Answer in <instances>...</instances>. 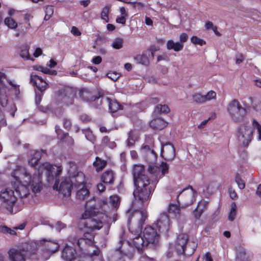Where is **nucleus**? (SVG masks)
Masks as SVG:
<instances>
[{
  "instance_id": "obj_53",
  "label": "nucleus",
  "mask_w": 261,
  "mask_h": 261,
  "mask_svg": "<svg viewBox=\"0 0 261 261\" xmlns=\"http://www.w3.org/2000/svg\"><path fill=\"white\" fill-rule=\"evenodd\" d=\"M216 97V93L214 91H210L207 92V93L204 95V97L205 99V102L207 101H210L212 99L215 98Z\"/></svg>"
},
{
  "instance_id": "obj_37",
  "label": "nucleus",
  "mask_w": 261,
  "mask_h": 261,
  "mask_svg": "<svg viewBox=\"0 0 261 261\" xmlns=\"http://www.w3.org/2000/svg\"><path fill=\"white\" fill-rule=\"evenodd\" d=\"M102 144L108 146L110 148H114L116 146V144L114 141H111L109 138L106 136L102 139Z\"/></svg>"
},
{
  "instance_id": "obj_50",
  "label": "nucleus",
  "mask_w": 261,
  "mask_h": 261,
  "mask_svg": "<svg viewBox=\"0 0 261 261\" xmlns=\"http://www.w3.org/2000/svg\"><path fill=\"white\" fill-rule=\"evenodd\" d=\"M252 125L254 128L257 129L258 134V140L261 141V125L255 120H253Z\"/></svg>"
},
{
  "instance_id": "obj_3",
  "label": "nucleus",
  "mask_w": 261,
  "mask_h": 261,
  "mask_svg": "<svg viewBox=\"0 0 261 261\" xmlns=\"http://www.w3.org/2000/svg\"><path fill=\"white\" fill-rule=\"evenodd\" d=\"M0 200L11 214L18 213L22 208L21 201L18 200L14 190L9 187L3 189L0 191Z\"/></svg>"
},
{
  "instance_id": "obj_57",
  "label": "nucleus",
  "mask_w": 261,
  "mask_h": 261,
  "mask_svg": "<svg viewBox=\"0 0 261 261\" xmlns=\"http://www.w3.org/2000/svg\"><path fill=\"white\" fill-rule=\"evenodd\" d=\"M107 76L109 78L112 79L113 81H116L119 77L118 73L116 72H110L107 74Z\"/></svg>"
},
{
  "instance_id": "obj_38",
  "label": "nucleus",
  "mask_w": 261,
  "mask_h": 261,
  "mask_svg": "<svg viewBox=\"0 0 261 261\" xmlns=\"http://www.w3.org/2000/svg\"><path fill=\"white\" fill-rule=\"evenodd\" d=\"M82 132L83 134H85V137L88 140L93 143L95 141V138L89 128L83 129Z\"/></svg>"
},
{
  "instance_id": "obj_5",
  "label": "nucleus",
  "mask_w": 261,
  "mask_h": 261,
  "mask_svg": "<svg viewBox=\"0 0 261 261\" xmlns=\"http://www.w3.org/2000/svg\"><path fill=\"white\" fill-rule=\"evenodd\" d=\"M30 244L23 243L17 248H11L8 252L10 261H26L28 256L34 253Z\"/></svg>"
},
{
  "instance_id": "obj_49",
  "label": "nucleus",
  "mask_w": 261,
  "mask_h": 261,
  "mask_svg": "<svg viewBox=\"0 0 261 261\" xmlns=\"http://www.w3.org/2000/svg\"><path fill=\"white\" fill-rule=\"evenodd\" d=\"M119 201V197L117 195L112 196L110 198V203L114 207H117L118 206Z\"/></svg>"
},
{
  "instance_id": "obj_64",
  "label": "nucleus",
  "mask_w": 261,
  "mask_h": 261,
  "mask_svg": "<svg viewBox=\"0 0 261 261\" xmlns=\"http://www.w3.org/2000/svg\"><path fill=\"white\" fill-rule=\"evenodd\" d=\"M244 57L242 54H238L236 56V63L237 64H239L243 62Z\"/></svg>"
},
{
  "instance_id": "obj_60",
  "label": "nucleus",
  "mask_w": 261,
  "mask_h": 261,
  "mask_svg": "<svg viewBox=\"0 0 261 261\" xmlns=\"http://www.w3.org/2000/svg\"><path fill=\"white\" fill-rule=\"evenodd\" d=\"M66 227V224L60 221H58L56 224L55 227L58 231H60L61 230Z\"/></svg>"
},
{
  "instance_id": "obj_59",
  "label": "nucleus",
  "mask_w": 261,
  "mask_h": 261,
  "mask_svg": "<svg viewBox=\"0 0 261 261\" xmlns=\"http://www.w3.org/2000/svg\"><path fill=\"white\" fill-rule=\"evenodd\" d=\"M188 36L186 33H182L179 36V43L184 44V43L186 42L188 40Z\"/></svg>"
},
{
  "instance_id": "obj_19",
  "label": "nucleus",
  "mask_w": 261,
  "mask_h": 261,
  "mask_svg": "<svg viewBox=\"0 0 261 261\" xmlns=\"http://www.w3.org/2000/svg\"><path fill=\"white\" fill-rule=\"evenodd\" d=\"M161 155L165 160L172 161L175 156V150L173 145L167 144L162 146Z\"/></svg>"
},
{
  "instance_id": "obj_43",
  "label": "nucleus",
  "mask_w": 261,
  "mask_h": 261,
  "mask_svg": "<svg viewBox=\"0 0 261 261\" xmlns=\"http://www.w3.org/2000/svg\"><path fill=\"white\" fill-rule=\"evenodd\" d=\"M136 140L137 137L134 135L133 131L132 130H130L128 133L127 145L129 147L133 146Z\"/></svg>"
},
{
  "instance_id": "obj_31",
  "label": "nucleus",
  "mask_w": 261,
  "mask_h": 261,
  "mask_svg": "<svg viewBox=\"0 0 261 261\" xmlns=\"http://www.w3.org/2000/svg\"><path fill=\"white\" fill-rule=\"evenodd\" d=\"M146 161L148 162L150 165L155 162L157 158L156 154L154 150L149 151L148 153L143 156Z\"/></svg>"
},
{
  "instance_id": "obj_9",
  "label": "nucleus",
  "mask_w": 261,
  "mask_h": 261,
  "mask_svg": "<svg viewBox=\"0 0 261 261\" xmlns=\"http://www.w3.org/2000/svg\"><path fill=\"white\" fill-rule=\"evenodd\" d=\"M197 192L192 186L184 189L177 195L176 201L183 208L191 205L195 200Z\"/></svg>"
},
{
  "instance_id": "obj_45",
  "label": "nucleus",
  "mask_w": 261,
  "mask_h": 261,
  "mask_svg": "<svg viewBox=\"0 0 261 261\" xmlns=\"http://www.w3.org/2000/svg\"><path fill=\"white\" fill-rule=\"evenodd\" d=\"M208 203V202L207 201L202 200L198 203L197 207L196 208H197L198 211H200L201 212H203L206 209Z\"/></svg>"
},
{
  "instance_id": "obj_56",
  "label": "nucleus",
  "mask_w": 261,
  "mask_h": 261,
  "mask_svg": "<svg viewBox=\"0 0 261 261\" xmlns=\"http://www.w3.org/2000/svg\"><path fill=\"white\" fill-rule=\"evenodd\" d=\"M87 241L83 237L79 238L77 241V246L80 248L82 249L86 245H87Z\"/></svg>"
},
{
  "instance_id": "obj_6",
  "label": "nucleus",
  "mask_w": 261,
  "mask_h": 261,
  "mask_svg": "<svg viewBox=\"0 0 261 261\" xmlns=\"http://www.w3.org/2000/svg\"><path fill=\"white\" fill-rule=\"evenodd\" d=\"M82 223L91 231L99 230L103 226V222L94 215L92 210L86 209L82 215Z\"/></svg>"
},
{
  "instance_id": "obj_2",
  "label": "nucleus",
  "mask_w": 261,
  "mask_h": 261,
  "mask_svg": "<svg viewBox=\"0 0 261 261\" xmlns=\"http://www.w3.org/2000/svg\"><path fill=\"white\" fill-rule=\"evenodd\" d=\"M147 217L148 214L146 211H136L128 219L129 230L132 233L137 236L133 238V244L139 252L144 247L148 246V245L145 244L144 237L140 236L142 226Z\"/></svg>"
},
{
  "instance_id": "obj_33",
  "label": "nucleus",
  "mask_w": 261,
  "mask_h": 261,
  "mask_svg": "<svg viewBox=\"0 0 261 261\" xmlns=\"http://www.w3.org/2000/svg\"><path fill=\"white\" fill-rule=\"evenodd\" d=\"M8 83L11 86L10 90L14 91V94L17 96L20 94L19 85L16 84L14 81L6 79Z\"/></svg>"
},
{
  "instance_id": "obj_4",
  "label": "nucleus",
  "mask_w": 261,
  "mask_h": 261,
  "mask_svg": "<svg viewBox=\"0 0 261 261\" xmlns=\"http://www.w3.org/2000/svg\"><path fill=\"white\" fill-rule=\"evenodd\" d=\"M197 244L194 242H189L186 234L178 235L175 242V247L178 254L191 255L194 253Z\"/></svg>"
},
{
  "instance_id": "obj_61",
  "label": "nucleus",
  "mask_w": 261,
  "mask_h": 261,
  "mask_svg": "<svg viewBox=\"0 0 261 261\" xmlns=\"http://www.w3.org/2000/svg\"><path fill=\"white\" fill-rule=\"evenodd\" d=\"M80 119L84 123L89 122L91 121V118L85 114L80 116Z\"/></svg>"
},
{
  "instance_id": "obj_28",
  "label": "nucleus",
  "mask_w": 261,
  "mask_h": 261,
  "mask_svg": "<svg viewBox=\"0 0 261 261\" xmlns=\"http://www.w3.org/2000/svg\"><path fill=\"white\" fill-rule=\"evenodd\" d=\"M107 162L104 160L97 156L95 158V161L93 162V166L96 170L98 172L101 171L107 165Z\"/></svg>"
},
{
  "instance_id": "obj_12",
  "label": "nucleus",
  "mask_w": 261,
  "mask_h": 261,
  "mask_svg": "<svg viewBox=\"0 0 261 261\" xmlns=\"http://www.w3.org/2000/svg\"><path fill=\"white\" fill-rule=\"evenodd\" d=\"M253 129L248 123L241 125L237 130V137L244 146H248L253 136Z\"/></svg>"
},
{
  "instance_id": "obj_40",
  "label": "nucleus",
  "mask_w": 261,
  "mask_h": 261,
  "mask_svg": "<svg viewBox=\"0 0 261 261\" xmlns=\"http://www.w3.org/2000/svg\"><path fill=\"white\" fill-rule=\"evenodd\" d=\"M83 237L87 241V245L92 246L93 245L94 236L92 233L85 232Z\"/></svg>"
},
{
  "instance_id": "obj_44",
  "label": "nucleus",
  "mask_w": 261,
  "mask_h": 261,
  "mask_svg": "<svg viewBox=\"0 0 261 261\" xmlns=\"http://www.w3.org/2000/svg\"><path fill=\"white\" fill-rule=\"evenodd\" d=\"M44 154H46L45 151L41 150V151H39L37 150H34L31 152V157L33 158L34 159L39 161Z\"/></svg>"
},
{
  "instance_id": "obj_18",
  "label": "nucleus",
  "mask_w": 261,
  "mask_h": 261,
  "mask_svg": "<svg viewBox=\"0 0 261 261\" xmlns=\"http://www.w3.org/2000/svg\"><path fill=\"white\" fill-rule=\"evenodd\" d=\"M181 205L171 203L168 207V213L177 219L178 222L183 221L185 220V215L181 212Z\"/></svg>"
},
{
  "instance_id": "obj_10",
  "label": "nucleus",
  "mask_w": 261,
  "mask_h": 261,
  "mask_svg": "<svg viewBox=\"0 0 261 261\" xmlns=\"http://www.w3.org/2000/svg\"><path fill=\"white\" fill-rule=\"evenodd\" d=\"M30 82L36 86L35 103L38 105L42 100L44 91L49 87V85L41 76L33 74L31 75Z\"/></svg>"
},
{
  "instance_id": "obj_58",
  "label": "nucleus",
  "mask_w": 261,
  "mask_h": 261,
  "mask_svg": "<svg viewBox=\"0 0 261 261\" xmlns=\"http://www.w3.org/2000/svg\"><path fill=\"white\" fill-rule=\"evenodd\" d=\"M63 126L65 129L69 130L71 126V123L70 120L66 118L64 119Z\"/></svg>"
},
{
  "instance_id": "obj_20",
  "label": "nucleus",
  "mask_w": 261,
  "mask_h": 261,
  "mask_svg": "<svg viewBox=\"0 0 261 261\" xmlns=\"http://www.w3.org/2000/svg\"><path fill=\"white\" fill-rule=\"evenodd\" d=\"M144 168L141 165H135L133 169V176L134 183H136L138 180L146 181L149 178L144 174Z\"/></svg>"
},
{
  "instance_id": "obj_51",
  "label": "nucleus",
  "mask_w": 261,
  "mask_h": 261,
  "mask_svg": "<svg viewBox=\"0 0 261 261\" xmlns=\"http://www.w3.org/2000/svg\"><path fill=\"white\" fill-rule=\"evenodd\" d=\"M191 41L193 44H199L200 45H202L203 44L205 43L203 40L195 36L192 37Z\"/></svg>"
},
{
  "instance_id": "obj_41",
  "label": "nucleus",
  "mask_w": 261,
  "mask_h": 261,
  "mask_svg": "<svg viewBox=\"0 0 261 261\" xmlns=\"http://www.w3.org/2000/svg\"><path fill=\"white\" fill-rule=\"evenodd\" d=\"M123 39L120 38H116L112 44V46L116 49H120L123 46Z\"/></svg>"
},
{
  "instance_id": "obj_63",
  "label": "nucleus",
  "mask_w": 261,
  "mask_h": 261,
  "mask_svg": "<svg viewBox=\"0 0 261 261\" xmlns=\"http://www.w3.org/2000/svg\"><path fill=\"white\" fill-rule=\"evenodd\" d=\"M71 32L73 35L76 36H80L81 34V33L80 32V31L75 27H72Z\"/></svg>"
},
{
  "instance_id": "obj_26",
  "label": "nucleus",
  "mask_w": 261,
  "mask_h": 261,
  "mask_svg": "<svg viewBox=\"0 0 261 261\" xmlns=\"http://www.w3.org/2000/svg\"><path fill=\"white\" fill-rule=\"evenodd\" d=\"M101 181L105 184H112L114 181V174L112 170L105 171L101 176Z\"/></svg>"
},
{
  "instance_id": "obj_30",
  "label": "nucleus",
  "mask_w": 261,
  "mask_h": 261,
  "mask_svg": "<svg viewBox=\"0 0 261 261\" xmlns=\"http://www.w3.org/2000/svg\"><path fill=\"white\" fill-rule=\"evenodd\" d=\"M134 59L137 63L144 65H148L149 63V59L146 54L137 55L135 57Z\"/></svg>"
},
{
  "instance_id": "obj_22",
  "label": "nucleus",
  "mask_w": 261,
  "mask_h": 261,
  "mask_svg": "<svg viewBox=\"0 0 261 261\" xmlns=\"http://www.w3.org/2000/svg\"><path fill=\"white\" fill-rule=\"evenodd\" d=\"M168 165L166 163L163 162L161 165V168L157 166L149 165L148 171L150 173L154 174V176L157 178L158 175L161 173V175H160V177L167 173L168 172Z\"/></svg>"
},
{
  "instance_id": "obj_55",
  "label": "nucleus",
  "mask_w": 261,
  "mask_h": 261,
  "mask_svg": "<svg viewBox=\"0 0 261 261\" xmlns=\"http://www.w3.org/2000/svg\"><path fill=\"white\" fill-rule=\"evenodd\" d=\"M152 150H153V149L149 146H148L147 145H143L141 147V152L143 156H144L147 153H148L149 151H152Z\"/></svg>"
},
{
  "instance_id": "obj_35",
  "label": "nucleus",
  "mask_w": 261,
  "mask_h": 261,
  "mask_svg": "<svg viewBox=\"0 0 261 261\" xmlns=\"http://www.w3.org/2000/svg\"><path fill=\"white\" fill-rule=\"evenodd\" d=\"M4 23L9 28L11 29H15L17 26V23L11 17H7L5 19Z\"/></svg>"
},
{
  "instance_id": "obj_7",
  "label": "nucleus",
  "mask_w": 261,
  "mask_h": 261,
  "mask_svg": "<svg viewBox=\"0 0 261 261\" xmlns=\"http://www.w3.org/2000/svg\"><path fill=\"white\" fill-rule=\"evenodd\" d=\"M134 185L136 187V190L133 192L134 196L141 201L147 200L153 190L150 180H147L146 181L138 180L136 183H134Z\"/></svg>"
},
{
  "instance_id": "obj_54",
  "label": "nucleus",
  "mask_w": 261,
  "mask_h": 261,
  "mask_svg": "<svg viewBox=\"0 0 261 261\" xmlns=\"http://www.w3.org/2000/svg\"><path fill=\"white\" fill-rule=\"evenodd\" d=\"M238 257L242 261H249L248 256L246 255V252L244 250L239 252Z\"/></svg>"
},
{
  "instance_id": "obj_15",
  "label": "nucleus",
  "mask_w": 261,
  "mask_h": 261,
  "mask_svg": "<svg viewBox=\"0 0 261 261\" xmlns=\"http://www.w3.org/2000/svg\"><path fill=\"white\" fill-rule=\"evenodd\" d=\"M155 225L160 233H167L170 228V223L168 216L165 213L161 214Z\"/></svg>"
},
{
  "instance_id": "obj_29",
  "label": "nucleus",
  "mask_w": 261,
  "mask_h": 261,
  "mask_svg": "<svg viewBox=\"0 0 261 261\" xmlns=\"http://www.w3.org/2000/svg\"><path fill=\"white\" fill-rule=\"evenodd\" d=\"M107 101L109 103V109L111 113H115L121 109V106L117 101L113 100L110 98H107Z\"/></svg>"
},
{
  "instance_id": "obj_42",
  "label": "nucleus",
  "mask_w": 261,
  "mask_h": 261,
  "mask_svg": "<svg viewBox=\"0 0 261 261\" xmlns=\"http://www.w3.org/2000/svg\"><path fill=\"white\" fill-rule=\"evenodd\" d=\"M236 208L237 206L236 203L234 202L232 203L231 205V210L228 215V219L231 221H233L235 219L237 211Z\"/></svg>"
},
{
  "instance_id": "obj_48",
  "label": "nucleus",
  "mask_w": 261,
  "mask_h": 261,
  "mask_svg": "<svg viewBox=\"0 0 261 261\" xmlns=\"http://www.w3.org/2000/svg\"><path fill=\"white\" fill-rule=\"evenodd\" d=\"M194 101L198 103H202L205 102V99L204 96L200 94L196 93L193 96Z\"/></svg>"
},
{
  "instance_id": "obj_27",
  "label": "nucleus",
  "mask_w": 261,
  "mask_h": 261,
  "mask_svg": "<svg viewBox=\"0 0 261 261\" xmlns=\"http://www.w3.org/2000/svg\"><path fill=\"white\" fill-rule=\"evenodd\" d=\"M167 48L168 50L173 49L175 51H179L184 48V44L179 42H175L172 40H169L167 42Z\"/></svg>"
},
{
  "instance_id": "obj_17",
  "label": "nucleus",
  "mask_w": 261,
  "mask_h": 261,
  "mask_svg": "<svg viewBox=\"0 0 261 261\" xmlns=\"http://www.w3.org/2000/svg\"><path fill=\"white\" fill-rule=\"evenodd\" d=\"M42 250L51 255L57 251L59 248V244L55 241L42 239L40 241Z\"/></svg>"
},
{
  "instance_id": "obj_21",
  "label": "nucleus",
  "mask_w": 261,
  "mask_h": 261,
  "mask_svg": "<svg viewBox=\"0 0 261 261\" xmlns=\"http://www.w3.org/2000/svg\"><path fill=\"white\" fill-rule=\"evenodd\" d=\"M76 256V250L68 245H66L62 250L61 257L65 261H74Z\"/></svg>"
},
{
  "instance_id": "obj_25",
  "label": "nucleus",
  "mask_w": 261,
  "mask_h": 261,
  "mask_svg": "<svg viewBox=\"0 0 261 261\" xmlns=\"http://www.w3.org/2000/svg\"><path fill=\"white\" fill-rule=\"evenodd\" d=\"M79 95L83 100L86 101H93L97 98L88 89L81 90L79 92Z\"/></svg>"
},
{
  "instance_id": "obj_1",
  "label": "nucleus",
  "mask_w": 261,
  "mask_h": 261,
  "mask_svg": "<svg viewBox=\"0 0 261 261\" xmlns=\"http://www.w3.org/2000/svg\"><path fill=\"white\" fill-rule=\"evenodd\" d=\"M55 168L48 163L40 165L38 169V174L32 176L24 168L17 167L11 173L15 181H12L13 188L21 199L30 194V188L34 194L40 192L42 189L41 175L45 174L47 180L53 178Z\"/></svg>"
},
{
  "instance_id": "obj_34",
  "label": "nucleus",
  "mask_w": 261,
  "mask_h": 261,
  "mask_svg": "<svg viewBox=\"0 0 261 261\" xmlns=\"http://www.w3.org/2000/svg\"><path fill=\"white\" fill-rule=\"evenodd\" d=\"M170 111V109L167 105H158L156 106L155 112L158 113H168Z\"/></svg>"
},
{
  "instance_id": "obj_14",
  "label": "nucleus",
  "mask_w": 261,
  "mask_h": 261,
  "mask_svg": "<svg viewBox=\"0 0 261 261\" xmlns=\"http://www.w3.org/2000/svg\"><path fill=\"white\" fill-rule=\"evenodd\" d=\"M143 236L145 244L148 246L155 245L159 242V234L152 226L146 227L143 231Z\"/></svg>"
},
{
  "instance_id": "obj_46",
  "label": "nucleus",
  "mask_w": 261,
  "mask_h": 261,
  "mask_svg": "<svg viewBox=\"0 0 261 261\" xmlns=\"http://www.w3.org/2000/svg\"><path fill=\"white\" fill-rule=\"evenodd\" d=\"M47 109H48L49 111H51V112L57 116H60L63 113V111L61 108H56L53 105L48 106Z\"/></svg>"
},
{
  "instance_id": "obj_16",
  "label": "nucleus",
  "mask_w": 261,
  "mask_h": 261,
  "mask_svg": "<svg viewBox=\"0 0 261 261\" xmlns=\"http://www.w3.org/2000/svg\"><path fill=\"white\" fill-rule=\"evenodd\" d=\"M6 74L0 72V105L3 107L7 106L8 101L7 91L8 89L3 82V79H6Z\"/></svg>"
},
{
  "instance_id": "obj_23",
  "label": "nucleus",
  "mask_w": 261,
  "mask_h": 261,
  "mask_svg": "<svg viewBox=\"0 0 261 261\" xmlns=\"http://www.w3.org/2000/svg\"><path fill=\"white\" fill-rule=\"evenodd\" d=\"M75 187L77 188L76 193V198L79 200H84L89 196V191L85 187L84 183H75Z\"/></svg>"
},
{
  "instance_id": "obj_36",
  "label": "nucleus",
  "mask_w": 261,
  "mask_h": 261,
  "mask_svg": "<svg viewBox=\"0 0 261 261\" xmlns=\"http://www.w3.org/2000/svg\"><path fill=\"white\" fill-rule=\"evenodd\" d=\"M54 8L51 5H48L45 8L44 20H48L50 19L54 13Z\"/></svg>"
},
{
  "instance_id": "obj_52",
  "label": "nucleus",
  "mask_w": 261,
  "mask_h": 261,
  "mask_svg": "<svg viewBox=\"0 0 261 261\" xmlns=\"http://www.w3.org/2000/svg\"><path fill=\"white\" fill-rule=\"evenodd\" d=\"M0 231L3 233H7L11 234H16L14 230L11 229V228L6 226H0Z\"/></svg>"
},
{
  "instance_id": "obj_24",
  "label": "nucleus",
  "mask_w": 261,
  "mask_h": 261,
  "mask_svg": "<svg viewBox=\"0 0 261 261\" xmlns=\"http://www.w3.org/2000/svg\"><path fill=\"white\" fill-rule=\"evenodd\" d=\"M167 125V123L162 118L157 117L150 122V126L153 129L162 130Z\"/></svg>"
},
{
  "instance_id": "obj_11",
  "label": "nucleus",
  "mask_w": 261,
  "mask_h": 261,
  "mask_svg": "<svg viewBox=\"0 0 261 261\" xmlns=\"http://www.w3.org/2000/svg\"><path fill=\"white\" fill-rule=\"evenodd\" d=\"M73 185L75 186V182H73L70 178L65 177L61 181L56 178L53 189L62 194L63 197H68L70 195Z\"/></svg>"
},
{
  "instance_id": "obj_32",
  "label": "nucleus",
  "mask_w": 261,
  "mask_h": 261,
  "mask_svg": "<svg viewBox=\"0 0 261 261\" xmlns=\"http://www.w3.org/2000/svg\"><path fill=\"white\" fill-rule=\"evenodd\" d=\"M29 46L28 45H23L21 48L20 51V56L21 57L25 60H33L31 59L29 53Z\"/></svg>"
},
{
  "instance_id": "obj_8",
  "label": "nucleus",
  "mask_w": 261,
  "mask_h": 261,
  "mask_svg": "<svg viewBox=\"0 0 261 261\" xmlns=\"http://www.w3.org/2000/svg\"><path fill=\"white\" fill-rule=\"evenodd\" d=\"M227 112L234 122H240L247 114L246 109L243 107L237 99L231 100L228 105Z\"/></svg>"
},
{
  "instance_id": "obj_13",
  "label": "nucleus",
  "mask_w": 261,
  "mask_h": 261,
  "mask_svg": "<svg viewBox=\"0 0 261 261\" xmlns=\"http://www.w3.org/2000/svg\"><path fill=\"white\" fill-rule=\"evenodd\" d=\"M67 170L73 182L80 184L84 183V175L83 172L78 171V169L75 164L72 161H69L67 163Z\"/></svg>"
},
{
  "instance_id": "obj_62",
  "label": "nucleus",
  "mask_w": 261,
  "mask_h": 261,
  "mask_svg": "<svg viewBox=\"0 0 261 261\" xmlns=\"http://www.w3.org/2000/svg\"><path fill=\"white\" fill-rule=\"evenodd\" d=\"M43 73L49 75H56L57 72L55 70H50L49 69L45 67L44 71H43Z\"/></svg>"
},
{
  "instance_id": "obj_39",
  "label": "nucleus",
  "mask_w": 261,
  "mask_h": 261,
  "mask_svg": "<svg viewBox=\"0 0 261 261\" xmlns=\"http://www.w3.org/2000/svg\"><path fill=\"white\" fill-rule=\"evenodd\" d=\"M110 9V7L108 6H106L102 9V10L101 12V19L105 20L107 22H109V21L108 15Z\"/></svg>"
},
{
  "instance_id": "obj_47",
  "label": "nucleus",
  "mask_w": 261,
  "mask_h": 261,
  "mask_svg": "<svg viewBox=\"0 0 261 261\" xmlns=\"http://www.w3.org/2000/svg\"><path fill=\"white\" fill-rule=\"evenodd\" d=\"M235 181L237 184L238 187L240 189H243L245 187V183L244 181L241 178L240 175L238 173L237 174L235 178Z\"/></svg>"
}]
</instances>
